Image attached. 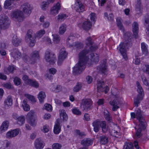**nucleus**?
I'll return each instance as SVG.
<instances>
[{
  "label": "nucleus",
  "mask_w": 149,
  "mask_h": 149,
  "mask_svg": "<svg viewBox=\"0 0 149 149\" xmlns=\"http://www.w3.org/2000/svg\"><path fill=\"white\" fill-rule=\"evenodd\" d=\"M86 49L81 52L79 54V61L78 63L74 66L73 72L75 74L80 73L85 68V65L88 61L89 58L87 55L90 52L95 51L98 48L97 46L92 41L90 37H88L86 40Z\"/></svg>",
  "instance_id": "1"
},
{
  "label": "nucleus",
  "mask_w": 149,
  "mask_h": 149,
  "mask_svg": "<svg viewBox=\"0 0 149 149\" xmlns=\"http://www.w3.org/2000/svg\"><path fill=\"white\" fill-rule=\"evenodd\" d=\"M131 34L130 33H127L125 34L124 38L125 42H121L117 47V49L119 50L122 55L123 58L126 60L127 57L126 53L125 46L126 44L127 45L128 42L131 41Z\"/></svg>",
  "instance_id": "2"
},
{
  "label": "nucleus",
  "mask_w": 149,
  "mask_h": 149,
  "mask_svg": "<svg viewBox=\"0 0 149 149\" xmlns=\"http://www.w3.org/2000/svg\"><path fill=\"white\" fill-rule=\"evenodd\" d=\"M137 91L139 94L136 98L134 99V103L135 106L136 107H138V105L140 103V101L143 99L144 95V93L142 87L140 85L139 83L137 81Z\"/></svg>",
  "instance_id": "3"
},
{
  "label": "nucleus",
  "mask_w": 149,
  "mask_h": 149,
  "mask_svg": "<svg viewBox=\"0 0 149 149\" xmlns=\"http://www.w3.org/2000/svg\"><path fill=\"white\" fill-rule=\"evenodd\" d=\"M36 37L34 33L31 30H28L25 36V40L30 47L34 46L36 43Z\"/></svg>",
  "instance_id": "4"
},
{
  "label": "nucleus",
  "mask_w": 149,
  "mask_h": 149,
  "mask_svg": "<svg viewBox=\"0 0 149 149\" xmlns=\"http://www.w3.org/2000/svg\"><path fill=\"white\" fill-rule=\"evenodd\" d=\"M74 37L72 36H69L67 41V46L69 47H72L77 50L81 49L83 47V44L80 42H73L72 39Z\"/></svg>",
  "instance_id": "5"
},
{
  "label": "nucleus",
  "mask_w": 149,
  "mask_h": 149,
  "mask_svg": "<svg viewBox=\"0 0 149 149\" xmlns=\"http://www.w3.org/2000/svg\"><path fill=\"white\" fill-rule=\"evenodd\" d=\"M10 21L9 18L4 14L0 15V27L3 29L8 28L10 25Z\"/></svg>",
  "instance_id": "6"
},
{
  "label": "nucleus",
  "mask_w": 149,
  "mask_h": 149,
  "mask_svg": "<svg viewBox=\"0 0 149 149\" xmlns=\"http://www.w3.org/2000/svg\"><path fill=\"white\" fill-rule=\"evenodd\" d=\"M45 57L46 61L52 64H54L56 60L55 54L49 50H47L45 52Z\"/></svg>",
  "instance_id": "7"
},
{
  "label": "nucleus",
  "mask_w": 149,
  "mask_h": 149,
  "mask_svg": "<svg viewBox=\"0 0 149 149\" xmlns=\"http://www.w3.org/2000/svg\"><path fill=\"white\" fill-rule=\"evenodd\" d=\"M11 17L19 22H22L24 19L23 14L22 11L17 10L11 13Z\"/></svg>",
  "instance_id": "8"
},
{
  "label": "nucleus",
  "mask_w": 149,
  "mask_h": 149,
  "mask_svg": "<svg viewBox=\"0 0 149 149\" xmlns=\"http://www.w3.org/2000/svg\"><path fill=\"white\" fill-rule=\"evenodd\" d=\"M91 101L90 99H84L81 102V107L84 110H88L91 109Z\"/></svg>",
  "instance_id": "9"
},
{
  "label": "nucleus",
  "mask_w": 149,
  "mask_h": 149,
  "mask_svg": "<svg viewBox=\"0 0 149 149\" xmlns=\"http://www.w3.org/2000/svg\"><path fill=\"white\" fill-rule=\"evenodd\" d=\"M40 58L39 52L38 51H33L30 54V58L29 61L31 64L35 63L37 60H38Z\"/></svg>",
  "instance_id": "10"
},
{
  "label": "nucleus",
  "mask_w": 149,
  "mask_h": 149,
  "mask_svg": "<svg viewBox=\"0 0 149 149\" xmlns=\"http://www.w3.org/2000/svg\"><path fill=\"white\" fill-rule=\"evenodd\" d=\"M67 55V53L64 49H62L60 50L58 61V65H61L63 60L66 57Z\"/></svg>",
  "instance_id": "11"
},
{
  "label": "nucleus",
  "mask_w": 149,
  "mask_h": 149,
  "mask_svg": "<svg viewBox=\"0 0 149 149\" xmlns=\"http://www.w3.org/2000/svg\"><path fill=\"white\" fill-rule=\"evenodd\" d=\"M74 9L77 12H82L84 10V6L79 0H77L74 5Z\"/></svg>",
  "instance_id": "12"
},
{
  "label": "nucleus",
  "mask_w": 149,
  "mask_h": 149,
  "mask_svg": "<svg viewBox=\"0 0 149 149\" xmlns=\"http://www.w3.org/2000/svg\"><path fill=\"white\" fill-rule=\"evenodd\" d=\"M136 117L140 123L139 126L142 127H144V125H145V121L144 118L142 116L141 110L139 109H138L136 113Z\"/></svg>",
  "instance_id": "13"
},
{
  "label": "nucleus",
  "mask_w": 149,
  "mask_h": 149,
  "mask_svg": "<svg viewBox=\"0 0 149 149\" xmlns=\"http://www.w3.org/2000/svg\"><path fill=\"white\" fill-rule=\"evenodd\" d=\"M23 11L27 15L31 13L33 9L32 6L28 3L24 4L21 6Z\"/></svg>",
  "instance_id": "14"
},
{
  "label": "nucleus",
  "mask_w": 149,
  "mask_h": 149,
  "mask_svg": "<svg viewBox=\"0 0 149 149\" xmlns=\"http://www.w3.org/2000/svg\"><path fill=\"white\" fill-rule=\"evenodd\" d=\"M19 130L17 128L11 130L8 132L6 134V137L8 139H11L16 136L19 133Z\"/></svg>",
  "instance_id": "15"
},
{
  "label": "nucleus",
  "mask_w": 149,
  "mask_h": 149,
  "mask_svg": "<svg viewBox=\"0 0 149 149\" xmlns=\"http://www.w3.org/2000/svg\"><path fill=\"white\" fill-rule=\"evenodd\" d=\"M97 70L102 74H106L107 71L106 62L104 61L103 63L97 67Z\"/></svg>",
  "instance_id": "16"
},
{
  "label": "nucleus",
  "mask_w": 149,
  "mask_h": 149,
  "mask_svg": "<svg viewBox=\"0 0 149 149\" xmlns=\"http://www.w3.org/2000/svg\"><path fill=\"white\" fill-rule=\"evenodd\" d=\"M61 8V4L59 2L54 5L51 9L50 13L54 16L57 14L58 12V11Z\"/></svg>",
  "instance_id": "17"
},
{
  "label": "nucleus",
  "mask_w": 149,
  "mask_h": 149,
  "mask_svg": "<svg viewBox=\"0 0 149 149\" xmlns=\"http://www.w3.org/2000/svg\"><path fill=\"white\" fill-rule=\"evenodd\" d=\"M34 144L36 149H42L45 144L40 138H38L36 139Z\"/></svg>",
  "instance_id": "18"
},
{
  "label": "nucleus",
  "mask_w": 149,
  "mask_h": 149,
  "mask_svg": "<svg viewBox=\"0 0 149 149\" xmlns=\"http://www.w3.org/2000/svg\"><path fill=\"white\" fill-rule=\"evenodd\" d=\"M78 26L79 27L82 28L85 30H88L91 28L92 24L90 21H86L84 22L82 24H79Z\"/></svg>",
  "instance_id": "19"
},
{
  "label": "nucleus",
  "mask_w": 149,
  "mask_h": 149,
  "mask_svg": "<svg viewBox=\"0 0 149 149\" xmlns=\"http://www.w3.org/2000/svg\"><path fill=\"white\" fill-rule=\"evenodd\" d=\"M93 140L90 138H86L82 140L81 142V144L83 146L87 147L92 145Z\"/></svg>",
  "instance_id": "20"
},
{
  "label": "nucleus",
  "mask_w": 149,
  "mask_h": 149,
  "mask_svg": "<svg viewBox=\"0 0 149 149\" xmlns=\"http://www.w3.org/2000/svg\"><path fill=\"white\" fill-rule=\"evenodd\" d=\"M60 122L59 119H58L55 122V125L54 126V132L56 134H58L61 131V126L60 125Z\"/></svg>",
  "instance_id": "21"
},
{
  "label": "nucleus",
  "mask_w": 149,
  "mask_h": 149,
  "mask_svg": "<svg viewBox=\"0 0 149 149\" xmlns=\"http://www.w3.org/2000/svg\"><path fill=\"white\" fill-rule=\"evenodd\" d=\"M132 31L134 38H138L139 27L138 23L134 22L132 24Z\"/></svg>",
  "instance_id": "22"
},
{
  "label": "nucleus",
  "mask_w": 149,
  "mask_h": 149,
  "mask_svg": "<svg viewBox=\"0 0 149 149\" xmlns=\"http://www.w3.org/2000/svg\"><path fill=\"white\" fill-rule=\"evenodd\" d=\"M101 121L99 120H97L94 121L92 125L94 127V130L95 132H97L100 128Z\"/></svg>",
  "instance_id": "23"
},
{
  "label": "nucleus",
  "mask_w": 149,
  "mask_h": 149,
  "mask_svg": "<svg viewBox=\"0 0 149 149\" xmlns=\"http://www.w3.org/2000/svg\"><path fill=\"white\" fill-rule=\"evenodd\" d=\"M22 40L17 37V36L14 35L12 38V42L15 46H17L19 45L21 42Z\"/></svg>",
  "instance_id": "24"
},
{
  "label": "nucleus",
  "mask_w": 149,
  "mask_h": 149,
  "mask_svg": "<svg viewBox=\"0 0 149 149\" xmlns=\"http://www.w3.org/2000/svg\"><path fill=\"white\" fill-rule=\"evenodd\" d=\"M11 55L14 59L17 60L20 58L21 54L17 49H15L11 52Z\"/></svg>",
  "instance_id": "25"
},
{
  "label": "nucleus",
  "mask_w": 149,
  "mask_h": 149,
  "mask_svg": "<svg viewBox=\"0 0 149 149\" xmlns=\"http://www.w3.org/2000/svg\"><path fill=\"white\" fill-rule=\"evenodd\" d=\"M98 140L101 144L105 145L107 144L109 141L108 136L106 135H102L98 137Z\"/></svg>",
  "instance_id": "26"
},
{
  "label": "nucleus",
  "mask_w": 149,
  "mask_h": 149,
  "mask_svg": "<svg viewBox=\"0 0 149 149\" xmlns=\"http://www.w3.org/2000/svg\"><path fill=\"white\" fill-rule=\"evenodd\" d=\"M15 69L14 66L11 65L9 66L8 67L5 68L4 70V73L6 74H9L10 73H13Z\"/></svg>",
  "instance_id": "27"
},
{
  "label": "nucleus",
  "mask_w": 149,
  "mask_h": 149,
  "mask_svg": "<svg viewBox=\"0 0 149 149\" xmlns=\"http://www.w3.org/2000/svg\"><path fill=\"white\" fill-rule=\"evenodd\" d=\"M104 83L103 81H98L97 82V90L98 92L104 91L105 86H104Z\"/></svg>",
  "instance_id": "28"
},
{
  "label": "nucleus",
  "mask_w": 149,
  "mask_h": 149,
  "mask_svg": "<svg viewBox=\"0 0 149 149\" xmlns=\"http://www.w3.org/2000/svg\"><path fill=\"white\" fill-rule=\"evenodd\" d=\"M60 115L61 118L62 117L63 121H66L68 119V116L65 110L63 109L59 111Z\"/></svg>",
  "instance_id": "29"
},
{
  "label": "nucleus",
  "mask_w": 149,
  "mask_h": 149,
  "mask_svg": "<svg viewBox=\"0 0 149 149\" xmlns=\"http://www.w3.org/2000/svg\"><path fill=\"white\" fill-rule=\"evenodd\" d=\"M110 103L111 105L113 106L112 109L113 111H115L119 108L118 106L119 103L117 102L115 100H113L112 101H110Z\"/></svg>",
  "instance_id": "30"
},
{
  "label": "nucleus",
  "mask_w": 149,
  "mask_h": 149,
  "mask_svg": "<svg viewBox=\"0 0 149 149\" xmlns=\"http://www.w3.org/2000/svg\"><path fill=\"white\" fill-rule=\"evenodd\" d=\"M9 125V122L8 121H5L3 122L0 127V130L2 132L6 130Z\"/></svg>",
  "instance_id": "31"
},
{
  "label": "nucleus",
  "mask_w": 149,
  "mask_h": 149,
  "mask_svg": "<svg viewBox=\"0 0 149 149\" xmlns=\"http://www.w3.org/2000/svg\"><path fill=\"white\" fill-rule=\"evenodd\" d=\"M45 97V94L43 91H40L38 95V98L40 102H43Z\"/></svg>",
  "instance_id": "32"
},
{
  "label": "nucleus",
  "mask_w": 149,
  "mask_h": 149,
  "mask_svg": "<svg viewBox=\"0 0 149 149\" xmlns=\"http://www.w3.org/2000/svg\"><path fill=\"white\" fill-rule=\"evenodd\" d=\"M121 21L122 19L120 17H118L116 19L117 24L120 29L124 31V27L122 24Z\"/></svg>",
  "instance_id": "33"
},
{
  "label": "nucleus",
  "mask_w": 149,
  "mask_h": 149,
  "mask_svg": "<svg viewBox=\"0 0 149 149\" xmlns=\"http://www.w3.org/2000/svg\"><path fill=\"white\" fill-rule=\"evenodd\" d=\"M29 83L28 84V85L36 88H38L39 87V84L35 80L31 79Z\"/></svg>",
  "instance_id": "34"
},
{
  "label": "nucleus",
  "mask_w": 149,
  "mask_h": 149,
  "mask_svg": "<svg viewBox=\"0 0 149 149\" xmlns=\"http://www.w3.org/2000/svg\"><path fill=\"white\" fill-rule=\"evenodd\" d=\"M25 119V118L23 116H22L19 117L17 119V124L19 126H22L24 123Z\"/></svg>",
  "instance_id": "35"
},
{
  "label": "nucleus",
  "mask_w": 149,
  "mask_h": 149,
  "mask_svg": "<svg viewBox=\"0 0 149 149\" xmlns=\"http://www.w3.org/2000/svg\"><path fill=\"white\" fill-rule=\"evenodd\" d=\"M5 105L6 106L7 105L8 106H11L12 104V100L11 97L10 96H8L7 99L4 101Z\"/></svg>",
  "instance_id": "36"
},
{
  "label": "nucleus",
  "mask_w": 149,
  "mask_h": 149,
  "mask_svg": "<svg viewBox=\"0 0 149 149\" xmlns=\"http://www.w3.org/2000/svg\"><path fill=\"white\" fill-rule=\"evenodd\" d=\"M91 60L95 62H97L99 61V56L96 53H92L91 54Z\"/></svg>",
  "instance_id": "37"
},
{
  "label": "nucleus",
  "mask_w": 149,
  "mask_h": 149,
  "mask_svg": "<svg viewBox=\"0 0 149 149\" xmlns=\"http://www.w3.org/2000/svg\"><path fill=\"white\" fill-rule=\"evenodd\" d=\"M139 128L136 130L135 136L137 138H139L142 135L141 134V132L142 131V129H144L145 128V125H144V127H142L139 125Z\"/></svg>",
  "instance_id": "38"
},
{
  "label": "nucleus",
  "mask_w": 149,
  "mask_h": 149,
  "mask_svg": "<svg viewBox=\"0 0 149 149\" xmlns=\"http://www.w3.org/2000/svg\"><path fill=\"white\" fill-rule=\"evenodd\" d=\"M67 27L66 25L65 24H62L59 28V33L60 34L62 35L65 31Z\"/></svg>",
  "instance_id": "39"
},
{
  "label": "nucleus",
  "mask_w": 149,
  "mask_h": 149,
  "mask_svg": "<svg viewBox=\"0 0 149 149\" xmlns=\"http://www.w3.org/2000/svg\"><path fill=\"white\" fill-rule=\"evenodd\" d=\"M141 50L143 54L145 55H147L148 53L147 45L144 42L141 43Z\"/></svg>",
  "instance_id": "40"
},
{
  "label": "nucleus",
  "mask_w": 149,
  "mask_h": 149,
  "mask_svg": "<svg viewBox=\"0 0 149 149\" xmlns=\"http://www.w3.org/2000/svg\"><path fill=\"white\" fill-rule=\"evenodd\" d=\"M145 22L147 24H148V26L147 27L146 29L147 31L146 33L149 37V14H147L145 16Z\"/></svg>",
  "instance_id": "41"
},
{
  "label": "nucleus",
  "mask_w": 149,
  "mask_h": 149,
  "mask_svg": "<svg viewBox=\"0 0 149 149\" xmlns=\"http://www.w3.org/2000/svg\"><path fill=\"white\" fill-rule=\"evenodd\" d=\"M100 127L102 128V132H103L105 133L107 131V127L105 121L101 122Z\"/></svg>",
  "instance_id": "42"
},
{
  "label": "nucleus",
  "mask_w": 149,
  "mask_h": 149,
  "mask_svg": "<svg viewBox=\"0 0 149 149\" xmlns=\"http://www.w3.org/2000/svg\"><path fill=\"white\" fill-rule=\"evenodd\" d=\"M111 134L112 136L116 138H119L120 136V133L116 130L115 129H113L111 131Z\"/></svg>",
  "instance_id": "43"
},
{
  "label": "nucleus",
  "mask_w": 149,
  "mask_h": 149,
  "mask_svg": "<svg viewBox=\"0 0 149 149\" xmlns=\"http://www.w3.org/2000/svg\"><path fill=\"white\" fill-rule=\"evenodd\" d=\"M82 86L81 83H77L75 86L73 88L74 91L76 92H78L81 89Z\"/></svg>",
  "instance_id": "44"
},
{
  "label": "nucleus",
  "mask_w": 149,
  "mask_h": 149,
  "mask_svg": "<svg viewBox=\"0 0 149 149\" xmlns=\"http://www.w3.org/2000/svg\"><path fill=\"white\" fill-rule=\"evenodd\" d=\"M49 3L48 1H44L42 3L41 5V8L43 10H45L49 6Z\"/></svg>",
  "instance_id": "45"
},
{
  "label": "nucleus",
  "mask_w": 149,
  "mask_h": 149,
  "mask_svg": "<svg viewBox=\"0 0 149 149\" xmlns=\"http://www.w3.org/2000/svg\"><path fill=\"white\" fill-rule=\"evenodd\" d=\"M14 1L13 0H6L4 3V8L6 9L8 8Z\"/></svg>",
  "instance_id": "46"
},
{
  "label": "nucleus",
  "mask_w": 149,
  "mask_h": 149,
  "mask_svg": "<svg viewBox=\"0 0 149 149\" xmlns=\"http://www.w3.org/2000/svg\"><path fill=\"white\" fill-rule=\"evenodd\" d=\"M3 86L5 88L8 89H13L14 88L13 86L10 82L3 84Z\"/></svg>",
  "instance_id": "47"
},
{
  "label": "nucleus",
  "mask_w": 149,
  "mask_h": 149,
  "mask_svg": "<svg viewBox=\"0 0 149 149\" xmlns=\"http://www.w3.org/2000/svg\"><path fill=\"white\" fill-rule=\"evenodd\" d=\"M133 144L131 142L127 143L125 144L124 148L125 149H133Z\"/></svg>",
  "instance_id": "48"
},
{
  "label": "nucleus",
  "mask_w": 149,
  "mask_h": 149,
  "mask_svg": "<svg viewBox=\"0 0 149 149\" xmlns=\"http://www.w3.org/2000/svg\"><path fill=\"white\" fill-rule=\"evenodd\" d=\"M13 82L16 86L20 85L21 84V79L17 77H15L13 79Z\"/></svg>",
  "instance_id": "49"
},
{
  "label": "nucleus",
  "mask_w": 149,
  "mask_h": 149,
  "mask_svg": "<svg viewBox=\"0 0 149 149\" xmlns=\"http://www.w3.org/2000/svg\"><path fill=\"white\" fill-rule=\"evenodd\" d=\"M53 40L55 43H58L60 40V38L59 36L57 34H54L53 35Z\"/></svg>",
  "instance_id": "50"
},
{
  "label": "nucleus",
  "mask_w": 149,
  "mask_h": 149,
  "mask_svg": "<svg viewBox=\"0 0 149 149\" xmlns=\"http://www.w3.org/2000/svg\"><path fill=\"white\" fill-rule=\"evenodd\" d=\"M28 123L30 125L33 127L36 126V119L35 118H32V119L27 120Z\"/></svg>",
  "instance_id": "51"
},
{
  "label": "nucleus",
  "mask_w": 149,
  "mask_h": 149,
  "mask_svg": "<svg viewBox=\"0 0 149 149\" xmlns=\"http://www.w3.org/2000/svg\"><path fill=\"white\" fill-rule=\"evenodd\" d=\"M104 117L106 119L109 121L110 122L111 120V117L110 116L108 111L107 110H106L104 112Z\"/></svg>",
  "instance_id": "52"
},
{
  "label": "nucleus",
  "mask_w": 149,
  "mask_h": 149,
  "mask_svg": "<svg viewBox=\"0 0 149 149\" xmlns=\"http://www.w3.org/2000/svg\"><path fill=\"white\" fill-rule=\"evenodd\" d=\"M135 9L137 11H139L141 9V2L140 0H137L135 6Z\"/></svg>",
  "instance_id": "53"
},
{
  "label": "nucleus",
  "mask_w": 149,
  "mask_h": 149,
  "mask_svg": "<svg viewBox=\"0 0 149 149\" xmlns=\"http://www.w3.org/2000/svg\"><path fill=\"white\" fill-rule=\"evenodd\" d=\"M73 113L77 115H80L81 114V112L79 109L76 108H74L72 110Z\"/></svg>",
  "instance_id": "54"
},
{
  "label": "nucleus",
  "mask_w": 149,
  "mask_h": 149,
  "mask_svg": "<svg viewBox=\"0 0 149 149\" xmlns=\"http://www.w3.org/2000/svg\"><path fill=\"white\" fill-rule=\"evenodd\" d=\"M62 145L58 143H54L52 145V149H61Z\"/></svg>",
  "instance_id": "55"
},
{
  "label": "nucleus",
  "mask_w": 149,
  "mask_h": 149,
  "mask_svg": "<svg viewBox=\"0 0 149 149\" xmlns=\"http://www.w3.org/2000/svg\"><path fill=\"white\" fill-rule=\"evenodd\" d=\"M49 128L48 125H46L41 128V131L44 133L47 132L49 131Z\"/></svg>",
  "instance_id": "56"
},
{
  "label": "nucleus",
  "mask_w": 149,
  "mask_h": 149,
  "mask_svg": "<svg viewBox=\"0 0 149 149\" xmlns=\"http://www.w3.org/2000/svg\"><path fill=\"white\" fill-rule=\"evenodd\" d=\"M34 112L33 111H30L27 114L26 116V119L27 120L35 118L33 116Z\"/></svg>",
  "instance_id": "57"
},
{
  "label": "nucleus",
  "mask_w": 149,
  "mask_h": 149,
  "mask_svg": "<svg viewBox=\"0 0 149 149\" xmlns=\"http://www.w3.org/2000/svg\"><path fill=\"white\" fill-rule=\"evenodd\" d=\"M45 33V31L44 29H41L37 33V36L39 38L41 37Z\"/></svg>",
  "instance_id": "58"
},
{
  "label": "nucleus",
  "mask_w": 149,
  "mask_h": 149,
  "mask_svg": "<svg viewBox=\"0 0 149 149\" xmlns=\"http://www.w3.org/2000/svg\"><path fill=\"white\" fill-rule=\"evenodd\" d=\"M104 15L105 17H107V19L111 21L113 19V15L112 13L109 14L108 17L107 13H104Z\"/></svg>",
  "instance_id": "59"
},
{
  "label": "nucleus",
  "mask_w": 149,
  "mask_h": 149,
  "mask_svg": "<svg viewBox=\"0 0 149 149\" xmlns=\"http://www.w3.org/2000/svg\"><path fill=\"white\" fill-rule=\"evenodd\" d=\"M22 79L25 81V83L27 84L29 83V82L30 81V80H31V79H29V77L26 75H24L22 77Z\"/></svg>",
  "instance_id": "60"
},
{
  "label": "nucleus",
  "mask_w": 149,
  "mask_h": 149,
  "mask_svg": "<svg viewBox=\"0 0 149 149\" xmlns=\"http://www.w3.org/2000/svg\"><path fill=\"white\" fill-rule=\"evenodd\" d=\"M44 107L45 109L48 111H51L52 109V106L49 104H45Z\"/></svg>",
  "instance_id": "61"
},
{
  "label": "nucleus",
  "mask_w": 149,
  "mask_h": 149,
  "mask_svg": "<svg viewBox=\"0 0 149 149\" xmlns=\"http://www.w3.org/2000/svg\"><path fill=\"white\" fill-rule=\"evenodd\" d=\"M26 97L27 98L31 100L32 102H36L35 98L33 96L30 95H26Z\"/></svg>",
  "instance_id": "62"
},
{
  "label": "nucleus",
  "mask_w": 149,
  "mask_h": 149,
  "mask_svg": "<svg viewBox=\"0 0 149 149\" xmlns=\"http://www.w3.org/2000/svg\"><path fill=\"white\" fill-rule=\"evenodd\" d=\"M3 143V145L4 146V147L5 146L6 148H7L8 147L10 144V142L7 140H4Z\"/></svg>",
  "instance_id": "63"
},
{
  "label": "nucleus",
  "mask_w": 149,
  "mask_h": 149,
  "mask_svg": "<svg viewBox=\"0 0 149 149\" xmlns=\"http://www.w3.org/2000/svg\"><path fill=\"white\" fill-rule=\"evenodd\" d=\"M66 17V16L65 14H62L61 15H58V19H65Z\"/></svg>",
  "instance_id": "64"
}]
</instances>
